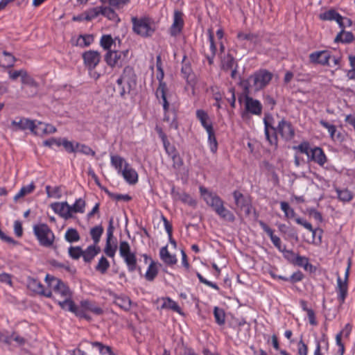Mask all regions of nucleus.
I'll return each mask as SVG.
<instances>
[{"mask_svg":"<svg viewBox=\"0 0 355 355\" xmlns=\"http://www.w3.org/2000/svg\"><path fill=\"white\" fill-rule=\"evenodd\" d=\"M52 209L55 213L59 214L62 218L67 217V208L64 202H55L51 205Z\"/></svg>","mask_w":355,"mask_h":355,"instance_id":"nucleus-46","label":"nucleus"},{"mask_svg":"<svg viewBox=\"0 0 355 355\" xmlns=\"http://www.w3.org/2000/svg\"><path fill=\"white\" fill-rule=\"evenodd\" d=\"M68 309L76 315L85 318L88 320L91 319L90 316L86 314L82 309V306H77L74 302L68 300Z\"/></svg>","mask_w":355,"mask_h":355,"instance_id":"nucleus-33","label":"nucleus"},{"mask_svg":"<svg viewBox=\"0 0 355 355\" xmlns=\"http://www.w3.org/2000/svg\"><path fill=\"white\" fill-rule=\"evenodd\" d=\"M349 60L351 69L347 71V76L349 79L355 80V55H349Z\"/></svg>","mask_w":355,"mask_h":355,"instance_id":"nucleus-56","label":"nucleus"},{"mask_svg":"<svg viewBox=\"0 0 355 355\" xmlns=\"http://www.w3.org/2000/svg\"><path fill=\"white\" fill-rule=\"evenodd\" d=\"M156 304L157 309H170L180 314H182L181 309L178 304L168 297H161L157 300Z\"/></svg>","mask_w":355,"mask_h":355,"instance_id":"nucleus-18","label":"nucleus"},{"mask_svg":"<svg viewBox=\"0 0 355 355\" xmlns=\"http://www.w3.org/2000/svg\"><path fill=\"white\" fill-rule=\"evenodd\" d=\"M85 207V201L82 198L77 199L73 205H68V218L73 217L74 214L78 213H83Z\"/></svg>","mask_w":355,"mask_h":355,"instance_id":"nucleus-27","label":"nucleus"},{"mask_svg":"<svg viewBox=\"0 0 355 355\" xmlns=\"http://www.w3.org/2000/svg\"><path fill=\"white\" fill-rule=\"evenodd\" d=\"M236 205L241 214L245 216H249L253 209L250 203L242 196L236 198Z\"/></svg>","mask_w":355,"mask_h":355,"instance_id":"nucleus-30","label":"nucleus"},{"mask_svg":"<svg viewBox=\"0 0 355 355\" xmlns=\"http://www.w3.org/2000/svg\"><path fill=\"white\" fill-rule=\"evenodd\" d=\"M103 14V6H98L94 8L89 10L87 12L84 13L85 19L87 21H90L96 17H97L99 15Z\"/></svg>","mask_w":355,"mask_h":355,"instance_id":"nucleus-43","label":"nucleus"},{"mask_svg":"<svg viewBox=\"0 0 355 355\" xmlns=\"http://www.w3.org/2000/svg\"><path fill=\"white\" fill-rule=\"evenodd\" d=\"M280 207L284 213L285 218L286 219H291L295 217V211L294 210L290 207L288 202H280Z\"/></svg>","mask_w":355,"mask_h":355,"instance_id":"nucleus-49","label":"nucleus"},{"mask_svg":"<svg viewBox=\"0 0 355 355\" xmlns=\"http://www.w3.org/2000/svg\"><path fill=\"white\" fill-rule=\"evenodd\" d=\"M112 163L117 169L123 170L125 164H127L124 160L120 157H112Z\"/></svg>","mask_w":355,"mask_h":355,"instance_id":"nucleus-62","label":"nucleus"},{"mask_svg":"<svg viewBox=\"0 0 355 355\" xmlns=\"http://www.w3.org/2000/svg\"><path fill=\"white\" fill-rule=\"evenodd\" d=\"M82 58L85 66L89 69H93L100 62L101 55L98 51L88 50L83 53Z\"/></svg>","mask_w":355,"mask_h":355,"instance_id":"nucleus-13","label":"nucleus"},{"mask_svg":"<svg viewBox=\"0 0 355 355\" xmlns=\"http://www.w3.org/2000/svg\"><path fill=\"white\" fill-rule=\"evenodd\" d=\"M330 58V53L325 51H315L309 56L311 63L321 65H328Z\"/></svg>","mask_w":355,"mask_h":355,"instance_id":"nucleus-17","label":"nucleus"},{"mask_svg":"<svg viewBox=\"0 0 355 355\" xmlns=\"http://www.w3.org/2000/svg\"><path fill=\"white\" fill-rule=\"evenodd\" d=\"M35 121L28 119H21L19 121L12 122V126L15 130H29L33 133Z\"/></svg>","mask_w":355,"mask_h":355,"instance_id":"nucleus-25","label":"nucleus"},{"mask_svg":"<svg viewBox=\"0 0 355 355\" xmlns=\"http://www.w3.org/2000/svg\"><path fill=\"white\" fill-rule=\"evenodd\" d=\"M81 306L84 312L87 315L88 312H91L97 315H100L103 313L101 307L90 302L85 301L81 302Z\"/></svg>","mask_w":355,"mask_h":355,"instance_id":"nucleus-31","label":"nucleus"},{"mask_svg":"<svg viewBox=\"0 0 355 355\" xmlns=\"http://www.w3.org/2000/svg\"><path fill=\"white\" fill-rule=\"evenodd\" d=\"M319 18L322 21H336L341 28L350 27L352 24L350 19L342 17L338 12L332 9L320 12Z\"/></svg>","mask_w":355,"mask_h":355,"instance_id":"nucleus-11","label":"nucleus"},{"mask_svg":"<svg viewBox=\"0 0 355 355\" xmlns=\"http://www.w3.org/2000/svg\"><path fill=\"white\" fill-rule=\"evenodd\" d=\"M349 268L350 265L349 264L344 276L343 277H338V299L341 304L344 302L347 293V281Z\"/></svg>","mask_w":355,"mask_h":355,"instance_id":"nucleus-16","label":"nucleus"},{"mask_svg":"<svg viewBox=\"0 0 355 355\" xmlns=\"http://www.w3.org/2000/svg\"><path fill=\"white\" fill-rule=\"evenodd\" d=\"M273 74L267 70H260L241 82L247 94H253L265 88L272 80Z\"/></svg>","mask_w":355,"mask_h":355,"instance_id":"nucleus-2","label":"nucleus"},{"mask_svg":"<svg viewBox=\"0 0 355 355\" xmlns=\"http://www.w3.org/2000/svg\"><path fill=\"white\" fill-rule=\"evenodd\" d=\"M110 6H112L116 8H123L124 6L128 4L131 0H105Z\"/></svg>","mask_w":355,"mask_h":355,"instance_id":"nucleus-59","label":"nucleus"},{"mask_svg":"<svg viewBox=\"0 0 355 355\" xmlns=\"http://www.w3.org/2000/svg\"><path fill=\"white\" fill-rule=\"evenodd\" d=\"M35 189V185L33 184H30L28 185L23 187L20 191L15 196L14 200L15 202L23 198L26 195L33 192Z\"/></svg>","mask_w":355,"mask_h":355,"instance_id":"nucleus-42","label":"nucleus"},{"mask_svg":"<svg viewBox=\"0 0 355 355\" xmlns=\"http://www.w3.org/2000/svg\"><path fill=\"white\" fill-rule=\"evenodd\" d=\"M15 58L10 53L4 51L0 54V66L3 67H9L13 65L15 62Z\"/></svg>","mask_w":355,"mask_h":355,"instance_id":"nucleus-39","label":"nucleus"},{"mask_svg":"<svg viewBox=\"0 0 355 355\" xmlns=\"http://www.w3.org/2000/svg\"><path fill=\"white\" fill-rule=\"evenodd\" d=\"M197 116L206 130L213 129L212 123L207 115L203 110L197 111Z\"/></svg>","mask_w":355,"mask_h":355,"instance_id":"nucleus-37","label":"nucleus"},{"mask_svg":"<svg viewBox=\"0 0 355 355\" xmlns=\"http://www.w3.org/2000/svg\"><path fill=\"white\" fill-rule=\"evenodd\" d=\"M284 256L291 263L300 266H302L306 270H307L309 263L308 260L305 257H300L291 251H286Z\"/></svg>","mask_w":355,"mask_h":355,"instance_id":"nucleus-23","label":"nucleus"},{"mask_svg":"<svg viewBox=\"0 0 355 355\" xmlns=\"http://www.w3.org/2000/svg\"><path fill=\"white\" fill-rule=\"evenodd\" d=\"M83 349H85L88 354L94 355L96 353L101 354H108V355H114L108 346H104L99 343H83L80 345Z\"/></svg>","mask_w":355,"mask_h":355,"instance_id":"nucleus-14","label":"nucleus"},{"mask_svg":"<svg viewBox=\"0 0 355 355\" xmlns=\"http://www.w3.org/2000/svg\"><path fill=\"white\" fill-rule=\"evenodd\" d=\"M80 239V234L75 229L68 230V242H76Z\"/></svg>","mask_w":355,"mask_h":355,"instance_id":"nucleus-61","label":"nucleus"},{"mask_svg":"<svg viewBox=\"0 0 355 355\" xmlns=\"http://www.w3.org/2000/svg\"><path fill=\"white\" fill-rule=\"evenodd\" d=\"M183 15L179 11H175L174 13L173 22L171 27V33L173 35L179 34L184 25Z\"/></svg>","mask_w":355,"mask_h":355,"instance_id":"nucleus-24","label":"nucleus"},{"mask_svg":"<svg viewBox=\"0 0 355 355\" xmlns=\"http://www.w3.org/2000/svg\"><path fill=\"white\" fill-rule=\"evenodd\" d=\"M33 230L42 245L49 247L53 244L54 241V234L46 225H36L34 226Z\"/></svg>","mask_w":355,"mask_h":355,"instance_id":"nucleus-10","label":"nucleus"},{"mask_svg":"<svg viewBox=\"0 0 355 355\" xmlns=\"http://www.w3.org/2000/svg\"><path fill=\"white\" fill-rule=\"evenodd\" d=\"M122 175L124 179L129 183L135 184L138 181V174L135 169L129 165L125 164V167L121 171Z\"/></svg>","mask_w":355,"mask_h":355,"instance_id":"nucleus-26","label":"nucleus"},{"mask_svg":"<svg viewBox=\"0 0 355 355\" xmlns=\"http://www.w3.org/2000/svg\"><path fill=\"white\" fill-rule=\"evenodd\" d=\"M244 105L247 112L256 115H259L261 113V105L260 102L256 99L246 96L244 100Z\"/></svg>","mask_w":355,"mask_h":355,"instance_id":"nucleus-20","label":"nucleus"},{"mask_svg":"<svg viewBox=\"0 0 355 355\" xmlns=\"http://www.w3.org/2000/svg\"><path fill=\"white\" fill-rule=\"evenodd\" d=\"M129 50L122 51H108L105 55V61L112 68L121 67L125 61L130 57Z\"/></svg>","mask_w":355,"mask_h":355,"instance_id":"nucleus-9","label":"nucleus"},{"mask_svg":"<svg viewBox=\"0 0 355 355\" xmlns=\"http://www.w3.org/2000/svg\"><path fill=\"white\" fill-rule=\"evenodd\" d=\"M119 252L130 270L135 268L137 259L135 254L131 251L130 245L126 241H121L119 245Z\"/></svg>","mask_w":355,"mask_h":355,"instance_id":"nucleus-12","label":"nucleus"},{"mask_svg":"<svg viewBox=\"0 0 355 355\" xmlns=\"http://www.w3.org/2000/svg\"><path fill=\"white\" fill-rule=\"evenodd\" d=\"M165 228L168 233L170 240L169 243L162 248L160 250V257L162 260L168 265L175 264L177 261L175 251L176 250V243L172 239V226L166 220H164Z\"/></svg>","mask_w":355,"mask_h":355,"instance_id":"nucleus-7","label":"nucleus"},{"mask_svg":"<svg viewBox=\"0 0 355 355\" xmlns=\"http://www.w3.org/2000/svg\"><path fill=\"white\" fill-rule=\"evenodd\" d=\"M209 40H210L211 44H210V47L205 51V53L209 60V62L210 64H211L212 63L211 57L214 55L216 48H215V46L214 44V35H213L211 31H210V30L209 31Z\"/></svg>","mask_w":355,"mask_h":355,"instance_id":"nucleus-52","label":"nucleus"},{"mask_svg":"<svg viewBox=\"0 0 355 355\" xmlns=\"http://www.w3.org/2000/svg\"><path fill=\"white\" fill-rule=\"evenodd\" d=\"M44 146L51 150H55L60 146L67 147V141L64 139H50L44 141Z\"/></svg>","mask_w":355,"mask_h":355,"instance_id":"nucleus-34","label":"nucleus"},{"mask_svg":"<svg viewBox=\"0 0 355 355\" xmlns=\"http://www.w3.org/2000/svg\"><path fill=\"white\" fill-rule=\"evenodd\" d=\"M102 15L114 23L120 21V18L117 13L110 6H103Z\"/></svg>","mask_w":355,"mask_h":355,"instance_id":"nucleus-36","label":"nucleus"},{"mask_svg":"<svg viewBox=\"0 0 355 355\" xmlns=\"http://www.w3.org/2000/svg\"><path fill=\"white\" fill-rule=\"evenodd\" d=\"M238 37L241 40H248L253 43H257L259 42V38L256 35L247 32L239 33Z\"/></svg>","mask_w":355,"mask_h":355,"instance_id":"nucleus-54","label":"nucleus"},{"mask_svg":"<svg viewBox=\"0 0 355 355\" xmlns=\"http://www.w3.org/2000/svg\"><path fill=\"white\" fill-rule=\"evenodd\" d=\"M272 276H273L274 278H279V279H283L284 281H290L291 282H300L304 277L303 274L301 272H300V271L294 272L292 275V276L291 277H289V278L288 277H282V276H276V275H272Z\"/></svg>","mask_w":355,"mask_h":355,"instance_id":"nucleus-53","label":"nucleus"},{"mask_svg":"<svg viewBox=\"0 0 355 355\" xmlns=\"http://www.w3.org/2000/svg\"><path fill=\"white\" fill-rule=\"evenodd\" d=\"M344 29V28H342ZM354 36L352 33L350 32L345 31L344 30H342L339 34L337 35V36L335 38V42H350L353 41Z\"/></svg>","mask_w":355,"mask_h":355,"instance_id":"nucleus-44","label":"nucleus"},{"mask_svg":"<svg viewBox=\"0 0 355 355\" xmlns=\"http://www.w3.org/2000/svg\"><path fill=\"white\" fill-rule=\"evenodd\" d=\"M338 198L343 202H348L352 198V195L348 190H338Z\"/></svg>","mask_w":355,"mask_h":355,"instance_id":"nucleus-60","label":"nucleus"},{"mask_svg":"<svg viewBox=\"0 0 355 355\" xmlns=\"http://www.w3.org/2000/svg\"><path fill=\"white\" fill-rule=\"evenodd\" d=\"M156 68L158 71L157 78L159 80V84L156 91V96L158 99L162 101L164 110H167L173 96V91L170 87L162 81L164 78V71L162 69L160 56L157 57Z\"/></svg>","mask_w":355,"mask_h":355,"instance_id":"nucleus-6","label":"nucleus"},{"mask_svg":"<svg viewBox=\"0 0 355 355\" xmlns=\"http://www.w3.org/2000/svg\"><path fill=\"white\" fill-rule=\"evenodd\" d=\"M234 64V59L232 56L227 55L223 60V67L225 69H230L233 68Z\"/></svg>","mask_w":355,"mask_h":355,"instance_id":"nucleus-64","label":"nucleus"},{"mask_svg":"<svg viewBox=\"0 0 355 355\" xmlns=\"http://www.w3.org/2000/svg\"><path fill=\"white\" fill-rule=\"evenodd\" d=\"M208 134L207 144L212 153H216L218 148V142L213 129L207 130Z\"/></svg>","mask_w":355,"mask_h":355,"instance_id":"nucleus-41","label":"nucleus"},{"mask_svg":"<svg viewBox=\"0 0 355 355\" xmlns=\"http://www.w3.org/2000/svg\"><path fill=\"white\" fill-rule=\"evenodd\" d=\"M94 41V36L92 34L79 35L71 38L72 45L79 47H87Z\"/></svg>","mask_w":355,"mask_h":355,"instance_id":"nucleus-19","label":"nucleus"},{"mask_svg":"<svg viewBox=\"0 0 355 355\" xmlns=\"http://www.w3.org/2000/svg\"><path fill=\"white\" fill-rule=\"evenodd\" d=\"M115 44V40L110 35H103L99 40V45L104 49L110 51Z\"/></svg>","mask_w":355,"mask_h":355,"instance_id":"nucleus-38","label":"nucleus"},{"mask_svg":"<svg viewBox=\"0 0 355 355\" xmlns=\"http://www.w3.org/2000/svg\"><path fill=\"white\" fill-rule=\"evenodd\" d=\"M275 129L273 127L269 125L267 123H266V135L267 139L271 145L277 144V137L274 135Z\"/></svg>","mask_w":355,"mask_h":355,"instance_id":"nucleus-50","label":"nucleus"},{"mask_svg":"<svg viewBox=\"0 0 355 355\" xmlns=\"http://www.w3.org/2000/svg\"><path fill=\"white\" fill-rule=\"evenodd\" d=\"M216 322L219 325H223L225 322V313L223 309L215 307L214 311Z\"/></svg>","mask_w":355,"mask_h":355,"instance_id":"nucleus-47","label":"nucleus"},{"mask_svg":"<svg viewBox=\"0 0 355 355\" xmlns=\"http://www.w3.org/2000/svg\"><path fill=\"white\" fill-rule=\"evenodd\" d=\"M296 222L299 224V225H302L303 227H304L306 229L309 230L311 234H312V236L311 239H307V241L309 243H317L315 239V235L316 234V232L315 230H314L312 227V225L308 223L307 221L303 220L302 218H297L295 219Z\"/></svg>","mask_w":355,"mask_h":355,"instance_id":"nucleus-40","label":"nucleus"},{"mask_svg":"<svg viewBox=\"0 0 355 355\" xmlns=\"http://www.w3.org/2000/svg\"><path fill=\"white\" fill-rule=\"evenodd\" d=\"M101 251L100 247L96 244H93L88 246L84 251L83 259L85 261H91L95 256H96Z\"/></svg>","mask_w":355,"mask_h":355,"instance_id":"nucleus-32","label":"nucleus"},{"mask_svg":"<svg viewBox=\"0 0 355 355\" xmlns=\"http://www.w3.org/2000/svg\"><path fill=\"white\" fill-rule=\"evenodd\" d=\"M265 231L266 232V233L269 235V236L270 237L272 243H274V245L280 250H282V248H281V244H280V239L279 237H277V236L274 235L273 234V232L272 231V230L270 228H269L268 227H265Z\"/></svg>","mask_w":355,"mask_h":355,"instance_id":"nucleus-58","label":"nucleus"},{"mask_svg":"<svg viewBox=\"0 0 355 355\" xmlns=\"http://www.w3.org/2000/svg\"><path fill=\"white\" fill-rule=\"evenodd\" d=\"M121 80L127 83L130 89L136 86V76L131 69H128L125 71V74L122 77Z\"/></svg>","mask_w":355,"mask_h":355,"instance_id":"nucleus-35","label":"nucleus"},{"mask_svg":"<svg viewBox=\"0 0 355 355\" xmlns=\"http://www.w3.org/2000/svg\"><path fill=\"white\" fill-rule=\"evenodd\" d=\"M9 78L12 80L18 78L21 79L23 84L34 85V80L28 75L27 71L24 69H10L8 71Z\"/></svg>","mask_w":355,"mask_h":355,"instance_id":"nucleus-15","label":"nucleus"},{"mask_svg":"<svg viewBox=\"0 0 355 355\" xmlns=\"http://www.w3.org/2000/svg\"><path fill=\"white\" fill-rule=\"evenodd\" d=\"M188 85L191 88V92L193 95L196 94V89L202 83L199 81L196 76L194 75L189 76L187 78Z\"/></svg>","mask_w":355,"mask_h":355,"instance_id":"nucleus-51","label":"nucleus"},{"mask_svg":"<svg viewBox=\"0 0 355 355\" xmlns=\"http://www.w3.org/2000/svg\"><path fill=\"white\" fill-rule=\"evenodd\" d=\"M114 303L124 310H128L131 306V302L127 297H116Z\"/></svg>","mask_w":355,"mask_h":355,"instance_id":"nucleus-48","label":"nucleus"},{"mask_svg":"<svg viewBox=\"0 0 355 355\" xmlns=\"http://www.w3.org/2000/svg\"><path fill=\"white\" fill-rule=\"evenodd\" d=\"M277 130L286 139L291 138L294 133L291 124L283 120L279 122Z\"/></svg>","mask_w":355,"mask_h":355,"instance_id":"nucleus-29","label":"nucleus"},{"mask_svg":"<svg viewBox=\"0 0 355 355\" xmlns=\"http://www.w3.org/2000/svg\"><path fill=\"white\" fill-rule=\"evenodd\" d=\"M68 152H81L86 155L94 154V153L89 147L84 145H80L79 143L76 141L68 142Z\"/></svg>","mask_w":355,"mask_h":355,"instance_id":"nucleus-28","label":"nucleus"},{"mask_svg":"<svg viewBox=\"0 0 355 355\" xmlns=\"http://www.w3.org/2000/svg\"><path fill=\"white\" fill-rule=\"evenodd\" d=\"M296 150L295 157V165L298 167L302 164V160L299 157V154L306 155L308 160L313 161L320 165H323L326 162V157L321 148L318 147L312 148L307 142H302L294 147Z\"/></svg>","mask_w":355,"mask_h":355,"instance_id":"nucleus-3","label":"nucleus"},{"mask_svg":"<svg viewBox=\"0 0 355 355\" xmlns=\"http://www.w3.org/2000/svg\"><path fill=\"white\" fill-rule=\"evenodd\" d=\"M144 261L146 264L148 266V268L146 270L144 271V276L147 280L152 281L157 275V265L150 258H148L146 255L144 256Z\"/></svg>","mask_w":355,"mask_h":355,"instance_id":"nucleus-22","label":"nucleus"},{"mask_svg":"<svg viewBox=\"0 0 355 355\" xmlns=\"http://www.w3.org/2000/svg\"><path fill=\"white\" fill-rule=\"evenodd\" d=\"M110 266L109 261L105 257H101L96 267V270L104 274Z\"/></svg>","mask_w":355,"mask_h":355,"instance_id":"nucleus-55","label":"nucleus"},{"mask_svg":"<svg viewBox=\"0 0 355 355\" xmlns=\"http://www.w3.org/2000/svg\"><path fill=\"white\" fill-rule=\"evenodd\" d=\"M200 191L203 200L220 216L230 221H232L234 219V215L224 207L223 202L218 196L208 192L204 188H200Z\"/></svg>","mask_w":355,"mask_h":355,"instance_id":"nucleus-4","label":"nucleus"},{"mask_svg":"<svg viewBox=\"0 0 355 355\" xmlns=\"http://www.w3.org/2000/svg\"><path fill=\"white\" fill-rule=\"evenodd\" d=\"M103 232V228L101 225L96 226L91 229L90 235L94 241V244L98 245Z\"/></svg>","mask_w":355,"mask_h":355,"instance_id":"nucleus-45","label":"nucleus"},{"mask_svg":"<svg viewBox=\"0 0 355 355\" xmlns=\"http://www.w3.org/2000/svg\"><path fill=\"white\" fill-rule=\"evenodd\" d=\"M55 132V128L51 124L44 122H35L33 134L38 136H46Z\"/></svg>","mask_w":355,"mask_h":355,"instance_id":"nucleus-21","label":"nucleus"},{"mask_svg":"<svg viewBox=\"0 0 355 355\" xmlns=\"http://www.w3.org/2000/svg\"><path fill=\"white\" fill-rule=\"evenodd\" d=\"M116 245H111L110 238H109L107 239V245L105 249V254L110 257H113L116 252Z\"/></svg>","mask_w":355,"mask_h":355,"instance_id":"nucleus-63","label":"nucleus"},{"mask_svg":"<svg viewBox=\"0 0 355 355\" xmlns=\"http://www.w3.org/2000/svg\"><path fill=\"white\" fill-rule=\"evenodd\" d=\"M68 251L70 257L73 259H77L81 256L83 257L84 251L80 247H70Z\"/></svg>","mask_w":355,"mask_h":355,"instance_id":"nucleus-57","label":"nucleus"},{"mask_svg":"<svg viewBox=\"0 0 355 355\" xmlns=\"http://www.w3.org/2000/svg\"><path fill=\"white\" fill-rule=\"evenodd\" d=\"M131 22L133 32L138 36L144 38L151 37L157 28L155 22L148 17H132Z\"/></svg>","mask_w":355,"mask_h":355,"instance_id":"nucleus-5","label":"nucleus"},{"mask_svg":"<svg viewBox=\"0 0 355 355\" xmlns=\"http://www.w3.org/2000/svg\"><path fill=\"white\" fill-rule=\"evenodd\" d=\"M28 288L35 293L51 297L55 304L64 309L67 304V286L60 279L50 275L45 277L44 284L29 279Z\"/></svg>","mask_w":355,"mask_h":355,"instance_id":"nucleus-1","label":"nucleus"},{"mask_svg":"<svg viewBox=\"0 0 355 355\" xmlns=\"http://www.w3.org/2000/svg\"><path fill=\"white\" fill-rule=\"evenodd\" d=\"M158 132L160 137L162 138L163 145L166 153L172 159L173 167L175 169H180L184 165L182 157L177 151L175 148L170 144V142L167 139L166 136L162 132V131L161 130H159Z\"/></svg>","mask_w":355,"mask_h":355,"instance_id":"nucleus-8","label":"nucleus"}]
</instances>
